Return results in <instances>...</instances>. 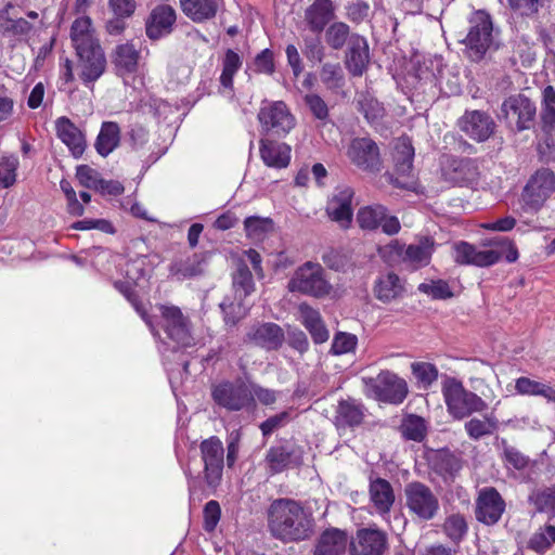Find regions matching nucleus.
Instances as JSON below:
<instances>
[{"label":"nucleus","instance_id":"1","mask_svg":"<svg viewBox=\"0 0 555 555\" xmlns=\"http://www.w3.org/2000/svg\"><path fill=\"white\" fill-rule=\"evenodd\" d=\"M268 528L281 541L298 542L311 537L313 520L298 502L278 499L268 508Z\"/></svg>","mask_w":555,"mask_h":555},{"label":"nucleus","instance_id":"2","mask_svg":"<svg viewBox=\"0 0 555 555\" xmlns=\"http://www.w3.org/2000/svg\"><path fill=\"white\" fill-rule=\"evenodd\" d=\"M441 391L447 411L454 420H463L474 413H480L488 406L481 397L467 390L453 377L443 380Z\"/></svg>","mask_w":555,"mask_h":555},{"label":"nucleus","instance_id":"3","mask_svg":"<svg viewBox=\"0 0 555 555\" xmlns=\"http://www.w3.org/2000/svg\"><path fill=\"white\" fill-rule=\"evenodd\" d=\"M495 34L492 18L483 10L472 13L468 18V31L462 42L468 50L469 57L480 60L494 44Z\"/></svg>","mask_w":555,"mask_h":555},{"label":"nucleus","instance_id":"4","mask_svg":"<svg viewBox=\"0 0 555 555\" xmlns=\"http://www.w3.org/2000/svg\"><path fill=\"white\" fill-rule=\"evenodd\" d=\"M147 266V259L145 256H139L134 259L129 260L126 263L125 273L127 281L125 282H116L115 286L118 288L126 298L132 304L135 311L141 315L145 324L151 330L153 336L155 338H160L159 332L156 328V323L154 321V318L151 317L142 305H140L133 294L131 284H139V282L147 275L146 271Z\"/></svg>","mask_w":555,"mask_h":555},{"label":"nucleus","instance_id":"5","mask_svg":"<svg viewBox=\"0 0 555 555\" xmlns=\"http://www.w3.org/2000/svg\"><path fill=\"white\" fill-rule=\"evenodd\" d=\"M291 292L323 297L331 292V285L324 278V270L318 262L308 261L296 269L287 285Z\"/></svg>","mask_w":555,"mask_h":555},{"label":"nucleus","instance_id":"6","mask_svg":"<svg viewBox=\"0 0 555 555\" xmlns=\"http://www.w3.org/2000/svg\"><path fill=\"white\" fill-rule=\"evenodd\" d=\"M555 191V173L547 168L537 170L528 180L521 193L522 208L539 211Z\"/></svg>","mask_w":555,"mask_h":555},{"label":"nucleus","instance_id":"7","mask_svg":"<svg viewBox=\"0 0 555 555\" xmlns=\"http://www.w3.org/2000/svg\"><path fill=\"white\" fill-rule=\"evenodd\" d=\"M392 157L395 162L396 177L391 173H386L385 179L387 182L400 189H414V149L408 138H400L396 141Z\"/></svg>","mask_w":555,"mask_h":555},{"label":"nucleus","instance_id":"8","mask_svg":"<svg viewBox=\"0 0 555 555\" xmlns=\"http://www.w3.org/2000/svg\"><path fill=\"white\" fill-rule=\"evenodd\" d=\"M405 506L409 512L422 520L433 519L439 511V500L433 490L420 481L404 487Z\"/></svg>","mask_w":555,"mask_h":555},{"label":"nucleus","instance_id":"9","mask_svg":"<svg viewBox=\"0 0 555 555\" xmlns=\"http://www.w3.org/2000/svg\"><path fill=\"white\" fill-rule=\"evenodd\" d=\"M157 309L162 319V326L170 340L183 348L195 344L190 320L182 313L180 308L160 305Z\"/></svg>","mask_w":555,"mask_h":555},{"label":"nucleus","instance_id":"10","mask_svg":"<svg viewBox=\"0 0 555 555\" xmlns=\"http://www.w3.org/2000/svg\"><path fill=\"white\" fill-rule=\"evenodd\" d=\"M201 457L204 465L203 479L208 488L216 489L222 480L224 465V448L218 437L205 439L199 444Z\"/></svg>","mask_w":555,"mask_h":555},{"label":"nucleus","instance_id":"11","mask_svg":"<svg viewBox=\"0 0 555 555\" xmlns=\"http://www.w3.org/2000/svg\"><path fill=\"white\" fill-rule=\"evenodd\" d=\"M365 385L375 399L399 404L408 395L405 380L390 371H383L376 377L365 378Z\"/></svg>","mask_w":555,"mask_h":555},{"label":"nucleus","instance_id":"12","mask_svg":"<svg viewBox=\"0 0 555 555\" xmlns=\"http://www.w3.org/2000/svg\"><path fill=\"white\" fill-rule=\"evenodd\" d=\"M211 396L217 404L229 411L254 408L253 391L242 380L220 383L214 387Z\"/></svg>","mask_w":555,"mask_h":555},{"label":"nucleus","instance_id":"13","mask_svg":"<svg viewBox=\"0 0 555 555\" xmlns=\"http://www.w3.org/2000/svg\"><path fill=\"white\" fill-rule=\"evenodd\" d=\"M348 159L360 170L371 173L379 172L383 167L379 147L370 138H354L347 146Z\"/></svg>","mask_w":555,"mask_h":555},{"label":"nucleus","instance_id":"14","mask_svg":"<svg viewBox=\"0 0 555 555\" xmlns=\"http://www.w3.org/2000/svg\"><path fill=\"white\" fill-rule=\"evenodd\" d=\"M501 111L507 124L518 131L529 129L537 113L535 105L522 94L507 98L502 103Z\"/></svg>","mask_w":555,"mask_h":555},{"label":"nucleus","instance_id":"15","mask_svg":"<svg viewBox=\"0 0 555 555\" xmlns=\"http://www.w3.org/2000/svg\"><path fill=\"white\" fill-rule=\"evenodd\" d=\"M505 506V501L495 488H481L476 499V519L487 526L495 525L501 519Z\"/></svg>","mask_w":555,"mask_h":555},{"label":"nucleus","instance_id":"16","mask_svg":"<svg viewBox=\"0 0 555 555\" xmlns=\"http://www.w3.org/2000/svg\"><path fill=\"white\" fill-rule=\"evenodd\" d=\"M258 120L262 129L275 134H286L295 126V118L285 103L279 101L262 106L258 113Z\"/></svg>","mask_w":555,"mask_h":555},{"label":"nucleus","instance_id":"17","mask_svg":"<svg viewBox=\"0 0 555 555\" xmlns=\"http://www.w3.org/2000/svg\"><path fill=\"white\" fill-rule=\"evenodd\" d=\"M357 222L363 230H375L382 227L383 232L388 235L397 234L401 229L398 218L388 216L386 208L382 205L360 208L357 214Z\"/></svg>","mask_w":555,"mask_h":555},{"label":"nucleus","instance_id":"18","mask_svg":"<svg viewBox=\"0 0 555 555\" xmlns=\"http://www.w3.org/2000/svg\"><path fill=\"white\" fill-rule=\"evenodd\" d=\"M453 260L461 266L490 267L501 259L498 250L479 249L467 242H457L452 246Z\"/></svg>","mask_w":555,"mask_h":555},{"label":"nucleus","instance_id":"19","mask_svg":"<svg viewBox=\"0 0 555 555\" xmlns=\"http://www.w3.org/2000/svg\"><path fill=\"white\" fill-rule=\"evenodd\" d=\"M459 128L477 142L487 141L494 132L493 118L482 111H466L457 121Z\"/></svg>","mask_w":555,"mask_h":555},{"label":"nucleus","instance_id":"20","mask_svg":"<svg viewBox=\"0 0 555 555\" xmlns=\"http://www.w3.org/2000/svg\"><path fill=\"white\" fill-rule=\"evenodd\" d=\"M387 548V535L376 528L359 529L350 541L351 555H383Z\"/></svg>","mask_w":555,"mask_h":555},{"label":"nucleus","instance_id":"21","mask_svg":"<svg viewBox=\"0 0 555 555\" xmlns=\"http://www.w3.org/2000/svg\"><path fill=\"white\" fill-rule=\"evenodd\" d=\"M353 190L347 185L337 186L326 205L328 217L341 228H348L352 221Z\"/></svg>","mask_w":555,"mask_h":555},{"label":"nucleus","instance_id":"22","mask_svg":"<svg viewBox=\"0 0 555 555\" xmlns=\"http://www.w3.org/2000/svg\"><path fill=\"white\" fill-rule=\"evenodd\" d=\"M77 72L85 83L98 80L105 70L106 60L101 47L77 51Z\"/></svg>","mask_w":555,"mask_h":555},{"label":"nucleus","instance_id":"23","mask_svg":"<svg viewBox=\"0 0 555 555\" xmlns=\"http://www.w3.org/2000/svg\"><path fill=\"white\" fill-rule=\"evenodd\" d=\"M370 63V49L367 40L353 34L348 41L345 65L352 76H362L367 69Z\"/></svg>","mask_w":555,"mask_h":555},{"label":"nucleus","instance_id":"24","mask_svg":"<svg viewBox=\"0 0 555 555\" xmlns=\"http://www.w3.org/2000/svg\"><path fill=\"white\" fill-rule=\"evenodd\" d=\"M176 22V11L167 4H160L154 8L146 21V36L152 40H157L172 31Z\"/></svg>","mask_w":555,"mask_h":555},{"label":"nucleus","instance_id":"25","mask_svg":"<svg viewBox=\"0 0 555 555\" xmlns=\"http://www.w3.org/2000/svg\"><path fill=\"white\" fill-rule=\"evenodd\" d=\"M246 336L248 341L266 350L279 349L285 338L283 330L271 322L251 326Z\"/></svg>","mask_w":555,"mask_h":555},{"label":"nucleus","instance_id":"26","mask_svg":"<svg viewBox=\"0 0 555 555\" xmlns=\"http://www.w3.org/2000/svg\"><path fill=\"white\" fill-rule=\"evenodd\" d=\"M369 496L373 508L380 516L389 514L396 500L390 482L379 477L370 479Z\"/></svg>","mask_w":555,"mask_h":555},{"label":"nucleus","instance_id":"27","mask_svg":"<svg viewBox=\"0 0 555 555\" xmlns=\"http://www.w3.org/2000/svg\"><path fill=\"white\" fill-rule=\"evenodd\" d=\"M373 292L379 301L390 304L401 299L405 288L401 279L396 273L389 272L377 278Z\"/></svg>","mask_w":555,"mask_h":555},{"label":"nucleus","instance_id":"28","mask_svg":"<svg viewBox=\"0 0 555 555\" xmlns=\"http://www.w3.org/2000/svg\"><path fill=\"white\" fill-rule=\"evenodd\" d=\"M70 40L76 52L101 47L92 22L87 16L74 21L70 28Z\"/></svg>","mask_w":555,"mask_h":555},{"label":"nucleus","instance_id":"29","mask_svg":"<svg viewBox=\"0 0 555 555\" xmlns=\"http://www.w3.org/2000/svg\"><path fill=\"white\" fill-rule=\"evenodd\" d=\"M260 157L272 168H286L291 162V147L285 143L262 139L260 140Z\"/></svg>","mask_w":555,"mask_h":555},{"label":"nucleus","instance_id":"30","mask_svg":"<svg viewBox=\"0 0 555 555\" xmlns=\"http://www.w3.org/2000/svg\"><path fill=\"white\" fill-rule=\"evenodd\" d=\"M57 137L68 146L75 157L80 156L85 151V138L81 131L66 117L55 121Z\"/></svg>","mask_w":555,"mask_h":555},{"label":"nucleus","instance_id":"31","mask_svg":"<svg viewBox=\"0 0 555 555\" xmlns=\"http://www.w3.org/2000/svg\"><path fill=\"white\" fill-rule=\"evenodd\" d=\"M347 543L346 532L339 529L325 530L315 544L313 555H343Z\"/></svg>","mask_w":555,"mask_h":555},{"label":"nucleus","instance_id":"32","mask_svg":"<svg viewBox=\"0 0 555 555\" xmlns=\"http://www.w3.org/2000/svg\"><path fill=\"white\" fill-rule=\"evenodd\" d=\"M334 17V8L330 0H314L305 12V21L309 28L320 34Z\"/></svg>","mask_w":555,"mask_h":555},{"label":"nucleus","instance_id":"33","mask_svg":"<svg viewBox=\"0 0 555 555\" xmlns=\"http://www.w3.org/2000/svg\"><path fill=\"white\" fill-rule=\"evenodd\" d=\"M299 313L300 320L310 333L313 341L315 344L325 343L330 337V333L323 323L320 313L306 304H301L299 306Z\"/></svg>","mask_w":555,"mask_h":555},{"label":"nucleus","instance_id":"34","mask_svg":"<svg viewBox=\"0 0 555 555\" xmlns=\"http://www.w3.org/2000/svg\"><path fill=\"white\" fill-rule=\"evenodd\" d=\"M515 389L521 396H540L555 403V388L551 384L521 376L515 380Z\"/></svg>","mask_w":555,"mask_h":555},{"label":"nucleus","instance_id":"35","mask_svg":"<svg viewBox=\"0 0 555 555\" xmlns=\"http://www.w3.org/2000/svg\"><path fill=\"white\" fill-rule=\"evenodd\" d=\"M267 461L273 473H280L291 465H298L301 462V452L287 447L272 448L267 454Z\"/></svg>","mask_w":555,"mask_h":555},{"label":"nucleus","instance_id":"36","mask_svg":"<svg viewBox=\"0 0 555 555\" xmlns=\"http://www.w3.org/2000/svg\"><path fill=\"white\" fill-rule=\"evenodd\" d=\"M120 129L116 122L105 121L102 124L100 133L95 141V149L101 156H107L119 144Z\"/></svg>","mask_w":555,"mask_h":555},{"label":"nucleus","instance_id":"37","mask_svg":"<svg viewBox=\"0 0 555 555\" xmlns=\"http://www.w3.org/2000/svg\"><path fill=\"white\" fill-rule=\"evenodd\" d=\"M182 11L194 22H203L216 15L217 0H180Z\"/></svg>","mask_w":555,"mask_h":555},{"label":"nucleus","instance_id":"38","mask_svg":"<svg viewBox=\"0 0 555 555\" xmlns=\"http://www.w3.org/2000/svg\"><path fill=\"white\" fill-rule=\"evenodd\" d=\"M138 60L139 52L132 44L125 43L116 48L114 64L119 75L134 73L138 67Z\"/></svg>","mask_w":555,"mask_h":555},{"label":"nucleus","instance_id":"39","mask_svg":"<svg viewBox=\"0 0 555 555\" xmlns=\"http://www.w3.org/2000/svg\"><path fill=\"white\" fill-rule=\"evenodd\" d=\"M337 426H358L363 421V408L354 400L340 401L336 411Z\"/></svg>","mask_w":555,"mask_h":555},{"label":"nucleus","instance_id":"40","mask_svg":"<svg viewBox=\"0 0 555 555\" xmlns=\"http://www.w3.org/2000/svg\"><path fill=\"white\" fill-rule=\"evenodd\" d=\"M434 246L435 242L429 237H424L418 243L409 245L404 251V262L427 266L434 253Z\"/></svg>","mask_w":555,"mask_h":555},{"label":"nucleus","instance_id":"41","mask_svg":"<svg viewBox=\"0 0 555 555\" xmlns=\"http://www.w3.org/2000/svg\"><path fill=\"white\" fill-rule=\"evenodd\" d=\"M541 121L544 132H555V88L553 86H547L542 91Z\"/></svg>","mask_w":555,"mask_h":555},{"label":"nucleus","instance_id":"42","mask_svg":"<svg viewBox=\"0 0 555 555\" xmlns=\"http://www.w3.org/2000/svg\"><path fill=\"white\" fill-rule=\"evenodd\" d=\"M321 82L327 90L337 91L345 85V75L339 63H324L320 70Z\"/></svg>","mask_w":555,"mask_h":555},{"label":"nucleus","instance_id":"43","mask_svg":"<svg viewBox=\"0 0 555 555\" xmlns=\"http://www.w3.org/2000/svg\"><path fill=\"white\" fill-rule=\"evenodd\" d=\"M244 228L248 238L259 242L273 231V222L270 218L253 216L245 219Z\"/></svg>","mask_w":555,"mask_h":555},{"label":"nucleus","instance_id":"44","mask_svg":"<svg viewBox=\"0 0 555 555\" xmlns=\"http://www.w3.org/2000/svg\"><path fill=\"white\" fill-rule=\"evenodd\" d=\"M203 259L198 255L178 261L171 266L170 272L178 280L190 279L203 273Z\"/></svg>","mask_w":555,"mask_h":555},{"label":"nucleus","instance_id":"45","mask_svg":"<svg viewBox=\"0 0 555 555\" xmlns=\"http://www.w3.org/2000/svg\"><path fill=\"white\" fill-rule=\"evenodd\" d=\"M498 421L493 416L483 418L473 417L465 423V430L469 438L478 440L481 437L492 435L496 429Z\"/></svg>","mask_w":555,"mask_h":555},{"label":"nucleus","instance_id":"46","mask_svg":"<svg viewBox=\"0 0 555 555\" xmlns=\"http://www.w3.org/2000/svg\"><path fill=\"white\" fill-rule=\"evenodd\" d=\"M242 66L241 56L233 50H227L222 60V73L220 75V83L225 89H232L233 77Z\"/></svg>","mask_w":555,"mask_h":555},{"label":"nucleus","instance_id":"47","mask_svg":"<svg viewBox=\"0 0 555 555\" xmlns=\"http://www.w3.org/2000/svg\"><path fill=\"white\" fill-rule=\"evenodd\" d=\"M418 292L427 295L435 300H444L453 297V292L443 280H430L428 282L421 283L417 287Z\"/></svg>","mask_w":555,"mask_h":555},{"label":"nucleus","instance_id":"48","mask_svg":"<svg viewBox=\"0 0 555 555\" xmlns=\"http://www.w3.org/2000/svg\"><path fill=\"white\" fill-rule=\"evenodd\" d=\"M233 287L235 291V297L246 298L254 292L255 284L253 275L246 266H240L233 276Z\"/></svg>","mask_w":555,"mask_h":555},{"label":"nucleus","instance_id":"49","mask_svg":"<svg viewBox=\"0 0 555 555\" xmlns=\"http://www.w3.org/2000/svg\"><path fill=\"white\" fill-rule=\"evenodd\" d=\"M236 299L238 300L237 302L223 300L220 304V307L224 313V321L230 325H235L246 315L249 309V302H246L244 297Z\"/></svg>","mask_w":555,"mask_h":555},{"label":"nucleus","instance_id":"50","mask_svg":"<svg viewBox=\"0 0 555 555\" xmlns=\"http://www.w3.org/2000/svg\"><path fill=\"white\" fill-rule=\"evenodd\" d=\"M555 543V526L548 525L535 531L529 540V547L544 552Z\"/></svg>","mask_w":555,"mask_h":555},{"label":"nucleus","instance_id":"51","mask_svg":"<svg viewBox=\"0 0 555 555\" xmlns=\"http://www.w3.org/2000/svg\"><path fill=\"white\" fill-rule=\"evenodd\" d=\"M443 531L453 542H460L467 532V524L464 516L452 514L448 516L443 524Z\"/></svg>","mask_w":555,"mask_h":555},{"label":"nucleus","instance_id":"52","mask_svg":"<svg viewBox=\"0 0 555 555\" xmlns=\"http://www.w3.org/2000/svg\"><path fill=\"white\" fill-rule=\"evenodd\" d=\"M402 434L406 439L422 441L426 435V425L424 418L410 415L401 425Z\"/></svg>","mask_w":555,"mask_h":555},{"label":"nucleus","instance_id":"53","mask_svg":"<svg viewBox=\"0 0 555 555\" xmlns=\"http://www.w3.org/2000/svg\"><path fill=\"white\" fill-rule=\"evenodd\" d=\"M349 38V26L341 22L332 24L325 33L327 44L335 50L341 49Z\"/></svg>","mask_w":555,"mask_h":555},{"label":"nucleus","instance_id":"54","mask_svg":"<svg viewBox=\"0 0 555 555\" xmlns=\"http://www.w3.org/2000/svg\"><path fill=\"white\" fill-rule=\"evenodd\" d=\"M412 373L424 388L429 387L438 378L437 367L427 362H414L411 365Z\"/></svg>","mask_w":555,"mask_h":555},{"label":"nucleus","instance_id":"55","mask_svg":"<svg viewBox=\"0 0 555 555\" xmlns=\"http://www.w3.org/2000/svg\"><path fill=\"white\" fill-rule=\"evenodd\" d=\"M0 30L14 36H24L31 30V25L22 17L10 18L7 14L2 13L0 14Z\"/></svg>","mask_w":555,"mask_h":555},{"label":"nucleus","instance_id":"56","mask_svg":"<svg viewBox=\"0 0 555 555\" xmlns=\"http://www.w3.org/2000/svg\"><path fill=\"white\" fill-rule=\"evenodd\" d=\"M18 159L14 156L3 157L0 160V189L9 188L15 182Z\"/></svg>","mask_w":555,"mask_h":555},{"label":"nucleus","instance_id":"57","mask_svg":"<svg viewBox=\"0 0 555 555\" xmlns=\"http://www.w3.org/2000/svg\"><path fill=\"white\" fill-rule=\"evenodd\" d=\"M476 168L469 160L454 162V175L450 178L453 183L465 184L475 179Z\"/></svg>","mask_w":555,"mask_h":555},{"label":"nucleus","instance_id":"58","mask_svg":"<svg viewBox=\"0 0 555 555\" xmlns=\"http://www.w3.org/2000/svg\"><path fill=\"white\" fill-rule=\"evenodd\" d=\"M357 341V337L352 334L338 333L334 336L331 351L336 356L351 352L356 349Z\"/></svg>","mask_w":555,"mask_h":555},{"label":"nucleus","instance_id":"59","mask_svg":"<svg viewBox=\"0 0 555 555\" xmlns=\"http://www.w3.org/2000/svg\"><path fill=\"white\" fill-rule=\"evenodd\" d=\"M76 178L81 185L88 189H98L101 180L99 172L87 165L77 167Z\"/></svg>","mask_w":555,"mask_h":555},{"label":"nucleus","instance_id":"60","mask_svg":"<svg viewBox=\"0 0 555 555\" xmlns=\"http://www.w3.org/2000/svg\"><path fill=\"white\" fill-rule=\"evenodd\" d=\"M404 245L398 241H391L389 244L379 248V255L389 263L404 261Z\"/></svg>","mask_w":555,"mask_h":555},{"label":"nucleus","instance_id":"61","mask_svg":"<svg viewBox=\"0 0 555 555\" xmlns=\"http://www.w3.org/2000/svg\"><path fill=\"white\" fill-rule=\"evenodd\" d=\"M538 511L555 516V489H546L534 498Z\"/></svg>","mask_w":555,"mask_h":555},{"label":"nucleus","instance_id":"62","mask_svg":"<svg viewBox=\"0 0 555 555\" xmlns=\"http://www.w3.org/2000/svg\"><path fill=\"white\" fill-rule=\"evenodd\" d=\"M304 54L312 62H321L324 56V47L319 37L305 38Z\"/></svg>","mask_w":555,"mask_h":555},{"label":"nucleus","instance_id":"63","mask_svg":"<svg viewBox=\"0 0 555 555\" xmlns=\"http://www.w3.org/2000/svg\"><path fill=\"white\" fill-rule=\"evenodd\" d=\"M221 509L217 501H209L204 508V528L211 532L220 520Z\"/></svg>","mask_w":555,"mask_h":555},{"label":"nucleus","instance_id":"64","mask_svg":"<svg viewBox=\"0 0 555 555\" xmlns=\"http://www.w3.org/2000/svg\"><path fill=\"white\" fill-rule=\"evenodd\" d=\"M305 102L308 105L311 113L317 117L318 119H325L328 116V108L324 100L315 94H307L305 96Z\"/></svg>","mask_w":555,"mask_h":555}]
</instances>
